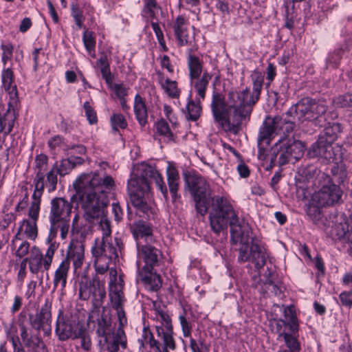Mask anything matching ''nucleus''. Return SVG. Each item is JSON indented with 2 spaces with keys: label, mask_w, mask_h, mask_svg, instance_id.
<instances>
[{
  "label": "nucleus",
  "mask_w": 352,
  "mask_h": 352,
  "mask_svg": "<svg viewBox=\"0 0 352 352\" xmlns=\"http://www.w3.org/2000/svg\"><path fill=\"white\" fill-rule=\"evenodd\" d=\"M114 186L112 177L106 175L102 177L96 172L82 173L74 183L76 196L85 210L86 220L93 222L100 219V228L102 232L101 239H112L110 221L106 217V208L109 204L108 194Z\"/></svg>",
  "instance_id": "nucleus-1"
},
{
  "label": "nucleus",
  "mask_w": 352,
  "mask_h": 352,
  "mask_svg": "<svg viewBox=\"0 0 352 352\" xmlns=\"http://www.w3.org/2000/svg\"><path fill=\"white\" fill-rule=\"evenodd\" d=\"M245 91H229L226 99L214 92L210 104L214 119L221 125L227 124L228 130L237 133L243 121L249 120L252 110L245 104Z\"/></svg>",
  "instance_id": "nucleus-2"
},
{
  "label": "nucleus",
  "mask_w": 352,
  "mask_h": 352,
  "mask_svg": "<svg viewBox=\"0 0 352 352\" xmlns=\"http://www.w3.org/2000/svg\"><path fill=\"white\" fill-rule=\"evenodd\" d=\"M231 239L234 243H239L238 261H251L256 269L262 268L266 262L265 250L260 246L252 236L248 223L243 221L241 226L230 230Z\"/></svg>",
  "instance_id": "nucleus-3"
},
{
  "label": "nucleus",
  "mask_w": 352,
  "mask_h": 352,
  "mask_svg": "<svg viewBox=\"0 0 352 352\" xmlns=\"http://www.w3.org/2000/svg\"><path fill=\"white\" fill-rule=\"evenodd\" d=\"M123 248L122 241L119 237H115L113 241L110 239H96L91 248L96 274L102 275L109 271L110 276L116 278L117 272L111 267V265Z\"/></svg>",
  "instance_id": "nucleus-4"
},
{
  "label": "nucleus",
  "mask_w": 352,
  "mask_h": 352,
  "mask_svg": "<svg viewBox=\"0 0 352 352\" xmlns=\"http://www.w3.org/2000/svg\"><path fill=\"white\" fill-rule=\"evenodd\" d=\"M211 211L210 223L212 230L219 233L230 225V230L242 224L239 222L237 214L227 198L223 196H214L210 198Z\"/></svg>",
  "instance_id": "nucleus-5"
},
{
  "label": "nucleus",
  "mask_w": 352,
  "mask_h": 352,
  "mask_svg": "<svg viewBox=\"0 0 352 352\" xmlns=\"http://www.w3.org/2000/svg\"><path fill=\"white\" fill-rule=\"evenodd\" d=\"M72 207V203L63 197H55L51 200L48 219L52 237H55L58 230L63 239L67 237Z\"/></svg>",
  "instance_id": "nucleus-6"
},
{
  "label": "nucleus",
  "mask_w": 352,
  "mask_h": 352,
  "mask_svg": "<svg viewBox=\"0 0 352 352\" xmlns=\"http://www.w3.org/2000/svg\"><path fill=\"white\" fill-rule=\"evenodd\" d=\"M185 183L193 197L197 212L204 216L208 212L212 193L209 183L198 174H186Z\"/></svg>",
  "instance_id": "nucleus-7"
},
{
  "label": "nucleus",
  "mask_w": 352,
  "mask_h": 352,
  "mask_svg": "<svg viewBox=\"0 0 352 352\" xmlns=\"http://www.w3.org/2000/svg\"><path fill=\"white\" fill-rule=\"evenodd\" d=\"M150 190L149 182L147 177L141 175H138L135 173L131 175V177L127 184V191L130 200L133 206L136 209L150 217L151 208L145 200L144 195Z\"/></svg>",
  "instance_id": "nucleus-8"
},
{
  "label": "nucleus",
  "mask_w": 352,
  "mask_h": 352,
  "mask_svg": "<svg viewBox=\"0 0 352 352\" xmlns=\"http://www.w3.org/2000/svg\"><path fill=\"white\" fill-rule=\"evenodd\" d=\"M327 111V106L324 101H316L306 97L292 106L287 113L300 122L314 121L323 116Z\"/></svg>",
  "instance_id": "nucleus-9"
},
{
  "label": "nucleus",
  "mask_w": 352,
  "mask_h": 352,
  "mask_svg": "<svg viewBox=\"0 0 352 352\" xmlns=\"http://www.w3.org/2000/svg\"><path fill=\"white\" fill-rule=\"evenodd\" d=\"M320 175L318 182L319 184L316 187L318 190L313 195V201L322 207L339 203L342 196V190L340 186L333 184L331 178L327 174Z\"/></svg>",
  "instance_id": "nucleus-10"
},
{
  "label": "nucleus",
  "mask_w": 352,
  "mask_h": 352,
  "mask_svg": "<svg viewBox=\"0 0 352 352\" xmlns=\"http://www.w3.org/2000/svg\"><path fill=\"white\" fill-rule=\"evenodd\" d=\"M305 150V145L299 140H289L280 141L272 148V153L271 157V163L274 164L276 157H278V164L283 166L286 163L294 161L293 162L300 159Z\"/></svg>",
  "instance_id": "nucleus-11"
},
{
  "label": "nucleus",
  "mask_w": 352,
  "mask_h": 352,
  "mask_svg": "<svg viewBox=\"0 0 352 352\" xmlns=\"http://www.w3.org/2000/svg\"><path fill=\"white\" fill-rule=\"evenodd\" d=\"M79 297L83 300L91 298L95 307L101 306L106 298L104 283L98 277H94L92 280H82L80 283Z\"/></svg>",
  "instance_id": "nucleus-12"
},
{
  "label": "nucleus",
  "mask_w": 352,
  "mask_h": 352,
  "mask_svg": "<svg viewBox=\"0 0 352 352\" xmlns=\"http://www.w3.org/2000/svg\"><path fill=\"white\" fill-rule=\"evenodd\" d=\"M76 321L63 315L60 311L56 320L55 333L60 341H65L69 338L76 339L81 335V327Z\"/></svg>",
  "instance_id": "nucleus-13"
},
{
  "label": "nucleus",
  "mask_w": 352,
  "mask_h": 352,
  "mask_svg": "<svg viewBox=\"0 0 352 352\" xmlns=\"http://www.w3.org/2000/svg\"><path fill=\"white\" fill-rule=\"evenodd\" d=\"M272 330L278 334L277 339L283 341L287 349L280 350L278 352H299L300 344L295 338L296 333H292L289 327L284 320H274L271 322Z\"/></svg>",
  "instance_id": "nucleus-14"
},
{
  "label": "nucleus",
  "mask_w": 352,
  "mask_h": 352,
  "mask_svg": "<svg viewBox=\"0 0 352 352\" xmlns=\"http://www.w3.org/2000/svg\"><path fill=\"white\" fill-rule=\"evenodd\" d=\"M138 255L139 261H137L138 270L153 269L158 265L162 257L161 252L156 248L148 245H141L137 243Z\"/></svg>",
  "instance_id": "nucleus-15"
},
{
  "label": "nucleus",
  "mask_w": 352,
  "mask_h": 352,
  "mask_svg": "<svg viewBox=\"0 0 352 352\" xmlns=\"http://www.w3.org/2000/svg\"><path fill=\"white\" fill-rule=\"evenodd\" d=\"M100 338L98 346L100 351L118 352L120 346L124 349L127 346L126 337L121 328H118L116 332H109Z\"/></svg>",
  "instance_id": "nucleus-16"
},
{
  "label": "nucleus",
  "mask_w": 352,
  "mask_h": 352,
  "mask_svg": "<svg viewBox=\"0 0 352 352\" xmlns=\"http://www.w3.org/2000/svg\"><path fill=\"white\" fill-rule=\"evenodd\" d=\"M261 126L268 129L272 138L274 134L278 133L280 131L283 132L285 137H289L294 131V122L280 116H276L274 118L268 117Z\"/></svg>",
  "instance_id": "nucleus-17"
},
{
  "label": "nucleus",
  "mask_w": 352,
  "mask_h": 352,
  "mask_svg": "<svg viewBox=\"0 0 352 352\" xmlns=\"http://www.w3.org/2000/svg\"><path fill=\"white\" fill-rule=\"evenodd\" d=\"M52 305V300L49 298H46L44 304L36 313L35 318L33 319V316H30V322L34 328L38 330L41 328L48 327L50 331L51 330Z\"/></svg>",
  "instance_id": "nucleus-18"
},
{
  "label": "nucleus",
  "mask_w": 352,
  "mask_h": 352,
  "mask_svg": "<svg viewBox=\"0 0 352 352\" xmlns=\"http://www.w3.org/2000/svg\"><path fill=\"white\" fill-rule=\"evenodd\" d=\"M251 80L253 84L252 92L248 88H245L243 91L248 90L245 92V104L252 111L253 106L259 100L260 94L263 88L264 82V76L263 74L258 71H254L251 74Z\"/></svg>",
  "instance_id": "nucleus-19"
},
{
  "label": "nucleus",
  "mask_w": 352,
  "mask_h": 352,
  "mask_svg": "<svg viewBox=\"0 0 352 352\" xmlns=\"http://www.w3.org/2000/svg\"><path fill=\"white\" fill-rule=\"evenodd\" d=\"M63 260H67L69 264L72 262L75 272L81 268L85 260V246L82 242L78 240L72 241Z\"/></svg>",
  "instance_id": "nucleus-20"
},
{
  "label": "nucleus",
  "mask_w": 352,
  "mask_h": 352,
  "mask_svg": "<svg viewBox=\"0 0 352 352\" xmlns=\"http://www.w3.org/2000/svg\"><path fill=\"white\" fill-rule=\"evenodd\" d=\"M310 157H320L327 161L333 160L335 154L332 144L327 142L323 138H319L318 141L314 143L308 151Z\"/></svg>",
  "instance_id": "nucleus-21"
},
{
  "label": "nucleus",
  "mask_w": 352,
  "mask_h": 352,
  "mask_svg": "<svg viewBox=\"0 0 352 352\" xmlns=\"http://www.w3.org/2000/svg\"><path fill=\"white\" fill-rule=\"evenodd\" d=\"M331 234L339 239H346L352 254V213L348 219L343 218L340 223L332 227Z\"/></svg>",
  "instance_id": "nucleus-22"
},
{
  "label": "nucleus",
  "mask_w": 352,
  "mask_h": 352,
  "mask_svg": "<svg viewBox=\"0 0 352 352\" xmlns=\"http://www.w3.org/2000/svg\"><path fill=\"white\" fill-rule=\"evenodd\" d=\"M299 181L307 184V188L316 187L319 184L318 179L321 174H325L313 166H309L299 170Z\"/></svg>",
  "instance_id": "nucleus-23"
},
{
  "label": "nucleus",
  "mask_w": 352,
  "mask_h": 352,
  "mask_svg": "<svg viewBox=\"0 0 352 352\" xmlns=\"http://www.w3.org/2000/svg\"><path fill=\"white\" fill-rule=\"evenodd\" d=\"M173 29L179 45L191 44L193 37L188 34V25L184 17H177Z\"/></svg>",
  "instance_id": "nucleus-24"
},
{
  "label": "nucleus",
  "mask_w": 352,
  "mask_h": 352,
  "mask_svg": "<svg viewBox=\"0 0 352 352\" xmlns=\"http://www.w3.org/2000/svg\"><path fill=\"white\" fill-rule=\"evenodd\" d=\"M153 270V269H140L138 277L151 290L157 291L162 287V280L160 275Z\"/></svg>",
  "instance_id": "nucleus-25"
},
{
  "label": "nucleus",
  "mask_w": 352,
  "mask_h": 352,
  "mask_svg": "<svg viewBox=\"0 0 352 352\" xmlns=\"http://www.w3.org/2000/svg\"><path fill=\"white\" fill-rule=\"evenodd\" d=\"M142 175L148 179H153L156 186L162 193L164 197L167 199L168 190L164 182L162 175L158 172L155 166L151 165L144 166L142 168Z\"/></svg>",
  "instance_id": "nucleus-26"
},
{
  "label": "nucleus",
  "mask_w": 352,
  "mask_h": 352,
  "mask_svg": "<svg viewBox=\"0 0 352 352\" xmlns=\"http://www.w3.org/2000/svg\"><path fill=\"white\" fill-rule=\"evenodd\" d=\"M110 277L109 297L112 304V307L116 310L124 308L126 299L122 292L123 285L122 284H113V279L115 278L112 276Z\"/></svg>",
  "instance_id": "nucleus-27"
},
{
  "label": "nucleus",
  "mask_w": 352,
  "mask_h": 352,
  "mask_svg": "<svg viewBox=\"0 0 352 352\" xmlns=\"http://www.w3.org/2000/svg\"><path fill=\"white\" fill-rule=\"evenodd\" d=\"M130 230L135 240L141 239H152L153 230L151 226L148 223L139 220L130 225Z\"/></svg>",
  "instance_id": "nucleus-28"
},
{
  "label": "nucleus",
  "mask_w": 352,
  "mask_h": 352,
  "mask_svg": "<svg viewBox=\"0 0 352 352\" xmlns=\"http://www.w3.org/2000/svg\"><path fill=\"white\" fill-rule=\"evenodd\" d=\"M2 87L8 91L12 99L17 97V88L14 73L11 67L4 68L1 72Z\"/></svg>",
  "instance_id": "nucleus-29"
},
{
  "label": "nucleus",
  "mask_w": 352,
  "mask_h": 352,
  "mask_svg": "<svg viewBox=\"0 0 352 352\" xmlns=\"http://www.w3.org/2000/svg\"><path fill=\"white\" fill-rule=\"evenodd\" d=\"M211 78L212 75L206 71L203 72L201 76L190 78L191 85L200 99L205 98L206 91Z\"/></svg>",
  "instance_id": "nucleus-30"
},
{
  "label": "nucleus",
  "mask_w": 352,
  "mask_h": 352,
  "mask_svg": "<svg viewBox=\"0 0 352 352\" xmlns=\"http://www.w3.org/2000/svg\"><path fill=\"white\" fill-rule=\"evenodd\" d=\"M69 263L67 260H63L55 271L53 283L54 287L56 288L59 285L61 289L66 287L67 279L69 271Z\"/></svg>",
  "instance_id": "nucleus-31"
},
{
  "label": "nucleus",
  "mask_w": 352,
  "mask_h": 352,
  "mask_svg": "<svg viewBox=\"0 0 352 352\" xmlns=\"http://www.w3.org/2000/svg\"><path fill=\"white\" fill-rule=\"evenodd\" d=\"M272 139V138L270 135L268 129H267V128H263L262 126H261L257 139L258 148V158L260 160H266V151L268 146L270 144Z\"/></svg>",
  "instance_id": "nucleus-32"
},
{
  "label": "nucleus",
  "mask_w": 352,
  "mask_h": 352,
  "mask_svg": "<svg viewBox=\"0 0 352 352\" xmlns=\"http://www.w3.org/2000/svg\"><path fill=\"white\" fill-rule=\"evenodd\" d=\"M133 109L138 122L141 126H144L147 123L148 112L146 104L139 94L135 96Z\"/></svg>",
  "instance_id": "nucleus-33"
},
{
  "label": "nucleus",
  "mask_w": 352,
  "mask_h": 352,
  "mask_svg": "<svg viewBox=\"0 0 352 352\" xmlns=\"http://www.w3.org/2000/svg\"><path fill=\"white\" fill-rule=\"evenodd\" d=\"M43 254L39 248L34 246L30 252V256L28 258L29 268L32 274H38L43 267Z\"/></svg>",
  "instance_id": "nucleus-34"
},
{
  "label": "nucleus",
  "mask_w": 352,
  "mask_h": 352,
  "mask_svg": "<svg viewBox=\"0 0 352 352\" xmlns=\"http://www.w3.org/2000/svg\"><path fill=\"white\" fill-rule=\"evenodd\" d=\"M77 163H81L80 158L74 159L73 157H69L62 160L59 164L57 163L55 164L53 167H55L56 173L63 176L68 174L69 171L75 167Z\"/></svg>",
  "instance_id": "nucleus-35"
},
{
  "label": "nucleus",
  "mask_w": 352,
  "mask_h": 352,
  "mask_svg": "<svg viewBox=\"0 0 352 352\" xmlns=\"http://www.w3.org/2000/svg\"><path fill=\"white\" fill-rule=\"evenodd\" d=\"M188 67L190 78L201 76L203 72V63L197 56L190 54L188 57Z\"/></svg>",
  "instance_id": "nucleus-36"
},
{
  "label": "nucleus",
  "mask_w": 352,
  "mask_h": 352,
  "mask_svg": "<svg viewBox=\"0 0 352 352\" xmlns=\"http://www.w3.org/2000/svg\"><path fill=\"white\" fill-rule=\"evenodd\" d=\"M285 321L289 327L292 333H296L298 331V324L293 307H286L283 310Z\"/></svg>",
  "instance_id": "nucleus-37"
},
{
  "label": "nucleus",
  "mask_w": 352,
  "mask_h": 352,
  "mask_svg": "<svg viewBox=\"0 0 352 352\" xmlns=\"http://www.w3.org/2000/svg\"><path fill=\"white\" fill-rule=\"evenodd\" d=\"M342 132L341 124L337 122L327 126L322 135L319 138H323L327 142L332 144L338 138V134Z\"/></svg>",
  "instance_id": "nucleus-38"
},
{
  "label": "nucleus",
  "mask_w": 352,
  "mask_h": 352,
  "mask_svg": "<svg viewBox=\"0 0 352 352\" xmlns=\"http://www.w3.org/2000/svg\"><path fill=\"white\" fill-rule=\"evenodd\" d=\"M35 184V190L32 195V201L38 202V204L41 205V197L43 195L45 183H44V176L39 173L36 174V178L34 179Z\"/></svg>",
  "instance_id": "nucleus-39"
},
{
  "label": "nucleus",
  "mask_w": 352,
  "mask_h": 352,
  "mask_svg": "<svg viewBox=\"0 0 352 352\" xmlns=\"http://www.w3.org/2000/svg\"><path fill=\"white\" fill-rule=\"evenodd\" d=\"M186 118L192 121H196L200 116L201 107L199 103L190 101L186 105Z\"/></svg>",
  "instance_id": "nucleus-40"
},
{
  "label": "nucleus",
  "mask_w": 352,
  "mask_h": 352,
  "mask_svg": "<svg viewBox=\"0 0 352 352\" xmlns=\"http://www.w3.org/2000/svg\"><path fill=\"white\" fill-rule=\"evenodd\" d=\"M58 245L56 243H51L46 250L45 255H43V269L48 270L52 265V259L55 252L58 249Z\"/></svg>",
  "instance_id": "nucleus-41"
},
{
  "label": "nucleus",
  "mask_w": 352,
  "mask_h": 352,
  "mask_svg": "<svg viewBox=\"0 0 352 352\" xmlns=\"http://www.w3.org/2000/svg\"><path fill=\"white\" fill-rule=\"evenodd\" d=\"M162 87L170 98H175L179 96V90L175 81L167 78L164 82H162Z\"/></svg>",
  "instance_id": "nucleus-42"
},
{
  "label": "nucleus",
  "mask_w": 352,
  "mask_h": 352,
  "mask_svg": "<svg viewBox=\"0 0 352 352\" xmlns=\"http://www.w3.org/2000/svg\"><path fill=\"white\" fill-rule=\"evenodd\" d=\"M25 234L31 239L37 236L36 221L32 220H23L21 226Z\"/></svg>",
  "instance_id": "nucleus-43"
},
{
  "label": "nucleus",
  "mask_w": 352,
  "mask_h": 352,
  "mask_svg": "<svg viewBox=\"0 0 352 352\" xmlns=\"http://www.w3.org/2000/svg\"><path fill=\"white\" fill-rule=\"evenodd\" d=\"M157 133L168 139V140H173V134L171 132L168 124L164 120H159L156 124Z\"/></svg>",
  "instance_id": "nucleus-44"
},
{
  "label": "nucleus",
  "mask_w": 352,
  "mask_h": 352,
  "mask_svg": "<svg viewBox=\"0 0 352 352\" xmlns=\"http://www.w3.org/2000/svg\"><path fill=\"white\" fill-rule=\"evenodd\" d=\"M82 39L85 48L88 51L89 54L91 56L95 57L94 49L96 41L93 36L92 32L87 30L85 31L83 33Z\"/></svg>",
  "instance_id": "nucleus-45"
},
{
  "label": "nucleus",
  "mask_w": 352,
  "mask_h": 352,
  "mask_svg": "<svg viewBox=\"0 0 352 352\" xmlns=\"http://www.w3.org/2000/svg\"><path fill=\"white\" fill-rule=\"evenodd\" d=\"M111 124L112 129L114 131H118V129H126L127 127V122L124 116L121 113H114L111 117Z\"/></svg>",
  "instance_id": "nucleus-46"
},
{
  "label": "nucleus",
  "mask_w": 352,
  "mask_h": 352,
  "mask_svg": "<svg viewBox=\"0 0 352 352\" xmlns=\"http://www.w3.org/2000/svg\"><path fill=\"white\" fill-rule=\"evenodd\" d=\"M333 104L336 108L352 107V94H346L336 97L333 100Z\"/></svg>",
  "instance_id": "nucleus-47"
},
{
  "label": "nucleus",
  "mask_w": 352,
  "mask_h": 352,
  "mask_svg": "<svg viewBox=\"0 0 352 352\" xmlns=\"http://www.w3.org/2000/svg\"><path fill=\"white\" fill-rule=\"evenodd\" d=\"M111 326V322L107 316L102 315L101 318L98 320V326L96 329V333L98 337L105 336L109 333L108 330Z\"/></svg>",
  "instance_id": "nucleus-48"
},
{
  "label": "nucleus",
  "mask_w": 352,
  "mask_h": 352,
  "mask_svg": "<svg viewBox=\"0 0 352 352\" xmlns=\"http://www.w3.org/2000/svg\"><path fill=\"white\" fill-rule=\"evenodd\" d=\"M159 7L155 0H146L143 12L148 18H154Z\"/></svg>",
  "instance_id": "nucleus-49"
},
{
  "label": "nucleus",
  "mask_w": 352,
  "mask_h": 352,
  "mask_svg": "<svg viewBox=\"0 0 352 352\" xmlns=\"http://www.w3.org/2000/svg\"><path fill=\"white\" fill-rule=\"evenodd\" d=\"M23 342L25 347L32 351L44 344L42 340L38 336H30Z\"/></svg>",
  "instance_id": "nucleus-50"
},
{
  "label": "nucleus",
  "mask_w": 352,
  "mask_h": 352,
  "mask_svg": "<svg viewBox=\"0 0 352 352\" xmlns=\"http://www.w3.org/2000/svg\"><path fill=\"white\" fill-rule=\"evenodd\" d=\"M57 174L58 173H56L55 167H53L52 170L47 174V182L45 185L48 188L49 192L54 191L56 188Z\"/></svg>",
  "instance_id": "nucleus-51"
},
{
  "label": "nucleus",
  "mask_w": 352,
  "mask_h": 352,
  "mask_svg": "<svg viewBox=\"0 0 352 352\" xmlns=\"http://www.w3.org/2000/svg\"><path fill=\"white\" fill-rule=\"evenodd\" d=\"M163 340L164 346L162 349H171L175 350L176 348V344L175 340L173 337V329L172 330H166V334L162 338Z\"/></svg>",
  "instance_id": "nucleus-52"
},
{
  "label": "nucleus",
  "mask_w": 352,
  "mask_h": 352,
  "mask_svg": "<svg viewBox=\"0 0 352 352\" xmlns=\"http://www.w3.org/2000/svg\"><path fill=\"white\" fill-rule=\"evenodd\" d=\"M168 185L179 182V175L177 168L172 164H168L166 168Z\"/></svg>",
  "instance_id": "nucleus-53"
},
{
  "label": "nucleus",
  "mask_w": 352,
  "mask_h": 352,
  "mask_svg": "<svg viewBox=\"0 0 352 352\" xmlns=\"http://www.w3.org/2000/svg\"><path fill=\"white\" fill-rule=\"evenodd\" d=\"M2 49V62L4 65L7 62L11 60L13 53V46L12 44L7 43L1 45Z\"/></svg>",
  "instance_id": "nucleus-54"
},
{
  "label": "nucleus",
  "mask_w": 352,
  "mask_h": 352,
  "mask_svg": "<svg viewBox=\"0 0 352 352\" xmlns=\"http://www.w3.org/2000/svg\"><path fill=\"white\" fill-rule=\"evenodd\" d=\"M85 111L86 117L91 124H96L98 121L96 113L89 102H85L83 104Z\"/></svg>",
  "instance_id": "nucleus-55"
},
{
  "label": "nucleus",
  "mask_w": 352,
  "mask_h": 352,
  "mask_svg": "<svg viewBox=\"0 0 352 352\" xmlns=\"http://www.w3.org/2000/svg\"><path fill=\"white\" fill-rule=\"evenodd\" d=\"M320 207L317 206H309L307 210V215L312 219L314 223H316L321 218V212L319 208Z\"/></svg>",
  "instance_id": "nucleus-56"
},
{
  "label": "nucleus",
  "mask_w": 352,
  "mask_h": 352,
  "mask_svg": "<svg viewBox=\"0 0 352 352\" xmlns=\"http://www.w3.org/2000/svg\"><path fill=\"white\" fill-rule=\"evenodd\" d=\"M157 311L159 320H160L162 324L165 326L166 330H172L173 325L171 318L168 314L163 310H157Z\"/></svg>",
  "instance_id": "nucleus-57"
},
{
  "label": "nucleus",
  "mask_w": 352,
  "mask_h": 352,
  "mask_svg": "<svg viewBox=\"0 0 352 352\" xmlns=\"http://www.w3.org/2000/svg\"><path fill=\"white\" fill-rule=\"evenodd\" d=\"M179 320L182 327L183 336L186 338L190 337L191 334V325L187 321L185 314L179 315Z\"/></svg>",
  "instance_id": "nucleus-58"
},
{
  "label": "nucleus",
  "mask_w": 352,
  "mask_h": 352,
  "mask_svg": "<svg viewBox=\"0 0 352 352\" xmlns=\"http://www.w3.org/2000/svg\"><path fill=\"white\" fill-rule=\"evenodd\" d=\"M264 285L265 287L266 292L271 293L274 296H279L281 294V289L271 279L267 278Z\"/></svg>",
  "instance_id": "nucleus-59"
},
{
  "label": "nucleus",
  "mask_w": 352,
  "mask_h": 352,
  "mask_svg": "<svg viewBox=\"0 0 352 352\" xmlns=\"http://www.w3.org/2000/svg\"><path fill=\"white\" fill-rule=\"evenodd\" d=\"M78 338L80 339V345L84 350L89 351L91 349V338L89 336L85 334V329L83 326L81 327V335Z\"/></svg>",
  "instance_id": "nucleus-60"
},
{
  "label": "nucleus",
  "mask_w": 352,
  "mask_h": 352,
  "mask_svg": "<svg viewBox=\"0 0 352 352\" xmlns=\"http://www.w3.org/2000/svg\"><path fill=\"white\" fill-rule=\"evenodd\" d=\"M40 204L38 202L32 201L28 210V217L30 220L37 221L39 216Z\"/></svg>",
  "instance_id": "nucleus-61"
},
{
  "label": "nucleus",
  "mask_w": 352,
  "mask_h": 352,
  "mask_svg": "<svg viewBox=\"0 0 352 352\" xmlns=\"http://www.w3.org/2000/svg\"><path fill=\"white\" fill-rule=\"evenodd\" d=\"M72 15L75 20L76 25L79 28H81L82 26L83 16L82 14V12L78 9L76 5L72 6Z\"/></svg>",
  "instance_id": "nucleus-62"
},
{
  "label": "nucleus",
  "mask_w": 352,
  "mask_h": 352,
  "mask_svg": "<svg viewBox=\"0 0 352 352\" xmlns=\"http://www.w3.org/2000/svg\"><path fill=\"white\" fill-rule=\"evenodd\" d=\"M113 89L118 99L124 98L127 95V89L122 84H114L109 85Z\"/></svg>",
  "instance_id": "nucleus-63"
},
{
  "label": "nucleus",
  "mask_w": 352,
  "mask_h": 352,
  "mask_svg": "<svg viewBox=\"0 0 352 352\" xmlns=\"http://www.w3.org/2000/svg\"><path fill=\"white\" fill-rule=\"evenodd\" d=\"M341 50H337L332 54H330L327 59V63L331 65L333 67H336L341 58Z\"/></svg>",
  "instance_id": "nucleus-64"
}]
</instances>
